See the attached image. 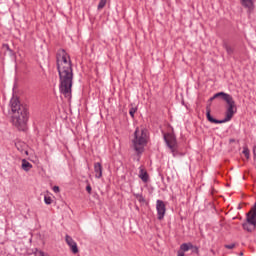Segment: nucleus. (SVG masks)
Listing matches in <instances>:
<instances>
[{
    "mask_svg": "<svg viewBox=\"0 0 256 256\" xmlns=\"http://www.w3.org/2000/svg\"><path fill=\"white\" fill-rule=\"evenodd\" d=\"M163 137L173 157H177V138L174 136V134H171V133H164Z\"/></svg>",
    "mask_w": 256,
    "mask_h": 256,
    "instance_id": "6",
    "label": "nucleus"
},
{
    "mask_svg": "<svg viewBox=\"0 0 256 256\" xmlns=\"http://www.w3.org/2000/svg\"><path fill=\"white\" fill-rule=\"evenodd\" d=\"M147 143H149V130L145 127H137L133 134L132 147L138 156L143 155Z\"/></svg>",
    "mask_w": 256,
    "mask_h": 256,
    "instance_id": "4",
    "label": "nucleus"
},
{
    "mask_svg": "<svg viewBox=\"0 0 256 256\" xmlns=\"http://www.w3.org/2000/svg\"><path fill=\"white\" fill-rule=\"evenodd\" d=\"M255 226H256V204H254V206L251 208V210L247 214V222L244 223L242 227L243 229H245V231H248L249 233H251L252 231H254Z\"/></svg>",
    "mask_w": 256,
    "mask_h": 256,
    "instance_id": "5",
    "label": "nucleus"
},
{
    "mask_svg": "<svg viewBox=\"0 0 256 256\" xmlns=\"http://www.w3.org/2000/svg\"><path fill=\"white\" fill-rule=\"evenodd\" d=\"M44 202L46 205H51V203H53V199H51L50 196H45L44 197Z\"/></svg>",
    "mask_w": 256,
    "mask_h": 256,
    "instance_id": "19",
    "label": "nucleus"
},
{
    "mask_svg": "<svg viewBox=\"0 0 256 256\" xmlns=\"http://www.w3.org/2000/svg\"><path fill=\"white\" fill-rule=\"evenodd\" d=\"M15 147L22 155H29V152L27 151V144H25V142L18 141L15 143Z\"/></svg>",
    "mask_w": 256,
    "mask_h": 256,
    "instance_id": "11",
    "label": "nucleus"
},
{
    "mask_svg": "<svg viewBox=\"0 0 256 256\" xmlns=\"http://www.w3.org/2000/svg\"><path fill=\"white\" fill-rule=\"evenodd\" d=\"M138 177L139 179H141V181H143V183L149 182V173H147V170L145 169L144 166L139 167Z\"/></svg>",
    "mask_w": 256,
    "mask_h": 256,
    "instance_id": "9",
    "label": "nucleus"
},
{
    "mask_svg": "<svg viewBox=\"0 0 256 256\" xmlns=\"http://www.w3.org/2000/svg\"><path fill=\"white\" fill-rule=\"evenodd\" d=\"M156 211L158 221H163L165 219V213H167V206L163 200L156 201Z\"/></svg>",
    "mask_w": 256,
    "mask_h": 256,
    "instance_id": "7",
    "label": "nucleus"
},
{
    "mask_svg": "<svg viewBox=\"0 0 256 256\" xmlns=\"http://www.w3.org/2000/svg\"><path fill=\"white\" fill-rule=\"evenodd\" d=\"M224 247L225 249H235V244H225Z\"/></svg>",
    "mask_w": 256,
    "mask_h": 256,
    "instance_id": "21",
    "label": "nucleus"
},
{
    "mask_svg": "<svg viewBox=\"0 0 256 256\" xmlns=\"http://www.w3.org/2000/svg\"><path fill=\"white\" fill-rule=\"evenodd\" d=\"M254 161H256V146L253 148Z\"/></svg>",
    "mask_w": 256,
    "mask_h": 256,
    "instance_id": "24",
    "label": "nucleus"
},
{
    "mask_svg": "<svg viewBox=\"0 0 256 256\" xmlns=\"http://www.w3.org/2000/svg\"><path fill=\"white\" fill-rule=\"evenodd\" d=\"M193 247L194 246L191 243H183V244H181L180 249H181L182 253H185V252L189 251L190 249H193Z\"/></svg>",
    "mask_w": 256,
    "mask_h": 256,
    "instance_id": "14",
    "label": "nucleus"
},
{
    "mask_svg": "<svg viewBox=\"0 0 256 256\" xmlns=\"http://www.w3.org/2000/svg\"><path fill=\"white\" fill-rule=\"evenodd\" d=\"M22 169L23 171H31L33 169V164L27 161L26 159L22 160Z\"/></svg>",
    "mask_w": 256,
    "mask_h": 256,
    "instance_id": "13",
    "label": "nucleus"
},
{
    "mask_svg": "<svg viewBox=\"0 0 256 256\" xmlns=\"http://www.w3.org/2000/svg\"><path fill=\"white\" fill-rule=\"evenodd\" d=\"M86 191H87V193H89V195H91V192L93 191V188H91V184H88L86 186Z\"/></svg>",
    "mask_w": 256,
    "mask_h": 256,
    "instance_id": "22",
    "label": "nucleus"
},
{
    "mask_svg": "<svg viewBox=\"0 0 256 256\" xmlns=\"http://www.w3.org/2000/svg\"><path fill=\"white\" fill-rule=\"evenodd\" d=\"M65 241L69 246L70 251H72L74 255H77V253H79V247H77V242H75V240H73V238L69 235L65 236Z\"/></svg>",
    "mask_w": 256,
    "mask_h": 256,
    "instance_id": "8",
    "label": "nucleus"
},
{
    "mask_svg": "<svg viewBox=\"0 0 256 256\" xmlns=\"http://www.w3.org/2000/svg\"><path fill=\"white\" fill-rule=\"evenodd\" d=\"M219 97L227 104L225 118L223 120L213 118V116H211V108H206V117L208 121L210 123H215L216 125L231 121V119H233V115L237 113V105L235 104V100L233 99V96H231V94H227L225 92H218L210 98V101H215V99H219Z\"/></svg>",
    "mask_w": 256,
    "mask_h": 256,
    "instance_id": "2",
    "label": "nucleus"
},
{
    "mask_svg": "<svg viewBox=\"0 0 256 256\" xmlns=\"http://www.w3.org/2000/svg\"><path fill=\"white\" fill-rule=\"evenodd\" d=\"M53 191H54V193H59V191H60L59 186H54Z\"/></svg>",
    "mask_w": 256,
    "mask_h": 256,
    "instance_id": "23",
    "label": "nucleus"
},
{
    "mask_svg": "<svg viewBox=\"0 0 256 256\" xmlns=\"http://www.w3.org/2000/svg\"><path fill=\"white\" fill-rule=\"evenodd\" d=\"M56 67L60 79V93L67 99H71V89L73 87V62H71V56L65 49L57 51Z\"/></svg>",
    "mask_w": 256,
    "mask_h": 256,
    "instance_id": "1",
    "label": "nucleus"
},
{
    "mask_svg": "<svg viewBox=\"0 0 256 256\" xmlns=\"http://www.w3.org/2000/svg\"><path fill=\"white\" fill-rule=\"evenodd\" d=\"M242 255H243V252L240 253V256H242Z\"/></svg>",
    "mask_w": 256,
    "mask_h": 256,
    "instance_id": "28",
    "label": "nucleus"
},
{
    "mask_svg": "<svg viewBox=\"0 0 256 256\" xmlns=\"http://www.w3.org/2000/svg\"><path fill=\"white\" fill-rule=\"evenodd\" d=\"M193 249H195V253H199V248L197 246H194Z\"/></svg>",
    "mask_w": 256,
    "mask_h": 256,
    "instance_id": "26",
    "label": "nucleus"
},
{
    "mask_svg": "<svg viewBox=\"0 0 256 256\" xmlns=\"http://www.w3.org/2000/svg\"><path fill=\"white\" fill-rule=\"evenodd\" d=\"M223 47H224V49H226V52H227L229 55H233V52H234L233 47L229 46L228 44H224Z\"/></svg>",
    "mask_w": 256,
    "mask_h": 256,
    "instance_id": "15",
    "label": "nucleus"
},
{
    "mask_svg": "<svg viewBox=\"0 0 256 256\" xmlns=\"http://www.w3.org/2000/svg\"><path fill=\"white\" fill-rule=\"evenodd\" d=\"M134 197L139 201V203H145V197H143V194H134Z\"/></svg>",
    "mask_w": 256,
    "mask_h": 256,
    "instance_id": "16",
    "label": "nucleus"
},
{
    "mask_svg": "<svg viewBox=\"0 0 256 256\" xmlns=\"http://www.w3.org/2000/svg\"><path fill=\"white\" fill-rule=\"evenodd\" d=\"M177 256H185V252L178 251Z\"/></svg>",
    "mask_w": 256,
    "mask_h": 256,
    "instance_id": "25",
    "label": "nucleus"
},
{
    "mask_svg": "<svg viewBox=\"0 0 256 256\" xmlns=\"http://www.w3.org/2000/svg\"><path fill=\"white\" fill-rule=\"evenodd\" d=\"M135 113H137V108H130V110H129V115H130V117H132V119H133V117H135Z\"/></svg>",
    "mask_w": 256,
    "mask_h": 256,
    "instance_id": "20",
    "label": "nucleus"
},
{
    "mask_svg": "<svg viewBox=\"0 0 256 256\" xmlns=\"http://www.w3.org/2000/svg\"><path fill=\"white\" fill-rule=\"evenodd\" d=\"M94 172L96 179H101V177H103V165H101V162L94 163Z\"/></svg>",
    "mask_w": 256,
    "mask_h": 256,
    "instance_id": "12",
    "label": "nucleus"
},
{
    "mask_svg": "<svg viewBox=\"0 0 256 256\" xmlns=\"http://www.w3.org/2000/svg\"><path fill=\"white\" fill-rule=\"evenodd\" d=\"M240 3L244 9H247L248 13H251L255 9V3L253 0H240Z\"/></svg>",
    "mask_w": 256,
    "mask_h": 256,
    "instance_id": "10",
    "label": "nucleus"
},
{
    "mask_svg": "<svg viewBox=\"0 0 256 256\" xmlns=\"http://www.w3.org/2000/svg\"><path fill=\"white\" fill-rule=\"evenodd\" d=\"M10 107L12 111V123L19 131L27 129V121H29V112L27 107L21 105L19 98H12L10 100Z\"/></svg>",
    "mask_w": 256,
    "mask_h": 256,
    "instance_id": "3",
    "label": "nucleus"
},
{
    "mask_svg": "<svg viewBox=\"0 0 256 256\" xmlns=\"http://www.w3.org/2000/svg\"><path fill=\"white\" fill-rule=\"evenodd\" d=\"M105 5H107V0H100L98 7H97L98 11H101V9H104Z\"/></svg>",
    "mask_w": 256,
    "mask_h": 256,
    "instance_id": "17",
    "label": "nucleus"
},
{
    "mask_svg": "<svg viewBox=\"0 0 256 256\" xmlns=\"http://www.w3.org/2000/svg\"><path fill=\"white\" fill-rule=\"evenodd\" d=\"M5 47H6V49L9 51V46H8V44H6Z\"/></svg>",
    "mask_w": 256,
    "mask_h": 256,
    "instance_id": "27",
    "label": "nucleus"
},
{
    "mask_svg": "<svg viewBox=\"0 0 256 256\" xmlns=\"http://www.w3.org/2000/svg\"><path fill=\"white\" fill-rule=\"evenodd\" d=\"M242 153H243V155L246 157V159H249V157H250L249 148L244 147Z\"/></svg>",
    "mask_w": 256,
    "mask_h": 256,
    "instance_id": "18",
    "label": "nucleus"
}]
</instances>
